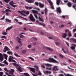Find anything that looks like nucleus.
Segmentation results:
<instances>
[{"mask_svg": "<svg viewBox=\"0 0 76 76\" xmlns=\"http://www.w3.org/2000/svg\"><path fill=\"white\" fill-rule=\"evenodd\" d=\"M47 61L48 62H50V63H57V64L59 63L58 61L51 57L49 58L47 60Z\"/></svg>", "mask_w": 76, "mask_h": 76, "instance_id": "1", "label": "nucleus"}, {"mask_svg": "<svg viewBox=\"0 0 76 76\" xmlns=\"http://www.w3.org/2000/svg\"><path fill=\"white\" fill-rule=\"evenodd\" d=\"M57 67H58V66H55L53 67L52 69H52L51 67H47L46 68V69L50 70H53L54 71H58V69L57 68Z\"/></svg>", "mask_w": 76, "mask_h": 76, "instance_id": "2", "label": "nucleus"}, {"mask_svg": "<svg viewBox=\"0 0 76 76\" xmlns=\"http://www.w3.org/2000/svg\"><path fill=\"white\" fill-rule=\"evenodd\" d=\"M18 13H20L22 15L24 16H26V15H24L25 13H26L27 15H29V11L26 12L25 11H18Z\"/></svg>", "mask_w": 76, "mask_h": 76, "instance_id": "3", "label": "nucleus"}, {"mask_svg": "<svg viewBox=\"0 0 76 76\" xmlns=\"http://www.w3.org/2000/svg\"><path fill=\"white\" fill-rule=\"evenodd\" d=\"M9 57L8 59V61L9 62H11V61H12L13 63H16V61H15V60H13V59H15V58L13 57L12 56H9Z\"/></svg>", "mask_w": 76, "mask_h": 76, "instance_id": "4", "label": "nucleus"}, {"mask_svg": "<svg viewBox=\"0 0 76 76\" xmlns=\"http://www.w3.org/2000/svg\"><path fill=\"white\" fill-rule=\"evenodd\" d=\"M44 65H45L46 66H49L51 67V66H53V65L49 64H41V67L42 68H44V69H45V66Z\"/></svg>", "mask_w": 76, "mask_h": 76, "instance_id": "5", "label": "nucleus"}, {"mask_svg": "<svg viewBox=\"0 0 76 76\" xmlns=\"http://www.w3.org/2000/svg\"><path fill=\"white\" fill-rule=\"evenodd\" d=\"M30 19L32 21V22H34L35 21V19L34 18V17H33V15L32 14H31L30 15Z\"/></svg>", "mask_w": 76, "mask_h": 76, "instance_id": "6", "label": "nucleus"}, {"mask_svg": "<svg viewBox=\"0 0 76 76\" xmlns=\"http://www.w3.org/2000/svg\"><path fill=\"white\" fill-rule=\"evenodd\" d=\"M4 49V50H3L4 53H6L7 51H10V49L6 46H5Z\"/></svg>", "mask_w": 76, "mask_h": 76, "instance_id": "7", "label": "nucleus"}, {"mask_svg": "<svg viewBox=\"0 0 76 76\" xmlns=\"http://www.w3.org/2000/svg\"><path fill=\"white\" fill-rule=\"evenodd\" d=\"M47 1H48V2L49 3L50 5H51V9H54V7L53 5V3H52V2L51 1V0H47Z\"/></svg>", "mask_w": 76, "mask_h": 76, "instance_id": "8", "label": "nucleus"}, {"mask_svg": "<svg viewBox=\"0 0 76 76\" xmlns=\"http://www.w3.org/2000/svg\"><path fill=\"white\" fill-rule=\"evenodd\" d=\"M11 70H9V74L10 75H13L15 72V70L11 69Z\"/></svg>", "mask_w": 76, "mask_h": 76, "instance_id": "9", "label": "nucleus"}, {"mask_svg": "<svg viewBox=\"0 0 76 76\" xmlns=\"http://www.w3.org/2000/svg\"><path fill=\"white\" fill-rule=\"evenodd\" d=\"M16 68L17 69H18V71H19V72H23V70L21 69H22V68L19 65L18 66H17L16 67Z\"/></svg>", "mask_w": 76, "mask_h": 76, "instance_id": "10", "label": "nucleus"}, {"mask_svg": "<svg viewBox=\"0 0 76 76\" xmlns=\"http://www.w3.org/2000/svg\"><path fill=\"white\" fill-rule=\"evenodd\" d=\"M28 69H29L31 71V72H32L33 73H35V69L34 68H31V67H29Z\"/></svg>", "mask_w": 76, "mask_h": 76, "instance_id": "11", "label": "nucleus"}, {"mask_svg": "<svg viewBox=\"0 0 76 76\" xmlns=\"http://www.w3.org/2000/svg\"><path fill=\"white\" fill-rule=\"evenodd\" d=\"M16 39L17 40H18V42L19 43H20V44H22V42H21V39H20L19 37H17L16 38Z\"/></svg>", "mask_w": 76, "mask_h": 76, "instance_id": "12", "label": "nucleus"}, {"mask_svg": "<svg viewBox=\"0 0 76 76\" xmlns=\"http://www.w3.org/2000/svg\"><path fill=\"white\" fill-rule=\"evenodd\" d=\"M9 4L11 6L13 7H16V6L13 4V1H12L11 2H10Z\"/></svg>", "mask_w": 76, "mask_h": 76, "instance_id": "13", "label": "nucleus"}, {"mask_svg": "<svg viewBox=\"0 0 76 76\" xmlns=\"http://www.w3.org/2000/svg\"><path fill=\"white\" fill-rule=\"evenodd\" d=\"M60 2H61V4H62L63 3H62V1L60 0H57L56 1V4L57 5H59L60 4Z\"/></svg>", "mask_w": 76, "mask_h": 76, "instance_id": "14", "label": "nucleus"}, {"mask_svg": "<svg viewBox=\"0 0 76 76\" xmlns=\"http://www.w3.org/2000/svg\"><path fill=\"white\" fill-rule=\"evenodd\" d=\"M57 13L58 12L59 13H61V9H60V7H58L57 8Z\"/></svg>", "mask_w": 76, "mask_h": 76, "instance_id": "15", "label": "nucleus"}, {"mask_svg": "<svg viewBox=\"0 0 76 76\" xmlns=\"http://www.w3.org/2000/svg\"><path fill=\"white\" fill-rule=\"evenodd\" d=\"M13 28V26H11L10 27H8L6 30V32H7V31H9V30H10V29H12V28Z\"/></svg>", "mask_w": 76, "mask_h": 76, "instance_id": "16", "label": "nucleus"}, {"mask_svg": "<svg viewBox=\"0 0 76 76\" xmlns=\"http://www.w3.org/2000/svg\"><path fill=\"white\" fill-rule=\"evenodd\" d=\"M31 11L32 13H34V14H35V13H36V14H38V12L37 11L33 10H31Z\"/></svg>", "mask_w": 76, "mask_h": 76, "instance_id": "17", "label": "nucleus"}, {"mask_svg": "<svg viewBox=\"0 0 76 76\" xmlns=\"http://www.w3.org/2000/svg\"><path fill=\"white\" fill-rule=\"evenodd\" d=\"M39 6L40 8H43L44 6V4H42L41 3H39Z\"/></svg>", "mask_w": 76, "mask_h": 76, "instance_id": "18", "label": "nucleus"}, {"mask_svg": "<svg viewBox=\"0 0 76 76\" xmlns=\"http://www.w3.org/2000/svg\"><path fill=\"white\" fill-rule=\"evenodd\" d=\"M36 22H37L38 23H39L40 25H42V26H43L44 27L45 26V24H44V23H40L39 22V21H38V20H37L36 21Z\"/></svg>", "mask_w": 76, "mask_h": 76, "instance_id": "19", "label": "nucleus"}, {"mask_svg": "<svg viewBox=\"0 0 76 76\" xmlns=\"http://www.w3.org/2000/svg\"><path fill=\"white\" fill-rule=\"evenodd\" d=\"M0 60L1 61L3 60V55L2 54L0 53Z\"/></svg>", "mask_w": 76, "mask_h": 76, "instance_id": "20", "label": "nucleus"}, {"mask_svg": "<svg viewBox=\"0 0 76 76\" xmlns=\"http://www.w3.org/2000/svg\"><path fill=\"white\" fill-rule=\"evenodd\" d=\"M44 73H45V74H46L47 73V74H51V72L46 71L45 72L44 71Z\"/></svg>", "mask_w": 76, "mask_h": 76, "instance_id": "21", "label": "nucleus"}, {"mask_svg": "<svg viewBox=\"0 0 76 76\" xmlns=\"http://www.w3.org/2000/svg\"><path fill=\"white\" fill-rule=\"evenodd\" d=\"M26 1L28 3H33L34 1V0H26Z\"/></svg>", "mask_w": 76, "mask_h": 76, "instance_id": "22", "label": "nucleus"}, {"mask_svg": "<svg viewBox=\"0 0 76 76\" xmlns=\"http://www.w3.org/2000/svg\"><path fill=\"white\" fill-rule=\"evenodd\" d=\"M62 37L64 38H66V36H67V34L66 33H62Z\"/></svg>", "mask_w": 76, "mask_h": 76, "instance_id": "23", "label": "nucleus"}, {"mask_svg": "<svg viewBox=\"0 0 76 76\" xmlns=\"http://www.w3.org/2000/svg\"><path fill=\"white\" fill-rule=\"evenodd\" d=\"M25 8L26 9H32V7H28L27 6H25Z\"/></svg>", "mask_w": 76, "mask_h": 76, "instance_id": "24", "label": "nucleus"}, {"mask_svg": "<svg viewBox=\"0 0 76 76\" xmlns=\"http://www.w3.org/2000/svg\"><path fill=\"white\" fill-rule=\"evenodd\" d=\"M5 20L7 21V22H10V23H11L12 22V20H9L7 18H6L5 19Z\"/></svg>", "mask_w": 76, "mask_h": 76, "instance_id": "25", "label": "nucleus"}, {"mask_svg": "<svg viewBox=\"0 0 76 76\" xmlns=\"http://www.w3.org/2000/svg\"><path fill=\"white\" fill-rule=\"evenodd\" d=\"M12 12V11H11V10L9 9H6L5 10V11H4V13H6V12Z\"/></svg>", "mask_w": 76, "mask_h": 76, "instance_id": "26", "label": "nucleus"}, {"mask_svg": "<svg viewBox=\"0 0 76 76\" xmlns=\"http://www.w3.org/2000/svg\"><path fill=\"white\" fill-rule=\"evenodd\" d=\"M12 64L13 65V66H15L16 67V68L17 67H18L19 66V64H16L15 63H13Z\"/></svg>", "mask_w": 76, "mask_h": 76, "instance_id": "27", "label": "nucleus"}, {"mask_svg": "<svg viewBox=\"0 0 76 76\" xmlns=\"http://www.w3.org/2000/svg\"><path fill=\"white\" fill-rule=\"evenodd\" d=\"M67 5L69 7H71L72 6V3L69 2L67 4Z\"/></svg>", "mask_w": 76, "mask_h": 76, "instance_id": "28", "label": "nucleus"}, {"mask_svg": "<svg viewBox=\"0 0 76 76\" xmlns=\"http://www.w3.org/2000/svg\"><path fill=\"white\" fill-rule=\"evenodd\" d=\"M45 48H46V49H47V50H48L50 51H52V50H52L51 49L48 47H45Z\"/></svg>", "mask_w": 76, "mask_h": 76, "instance_id": "29", "label": "nucleus"}, {"mask_svg": "<svg viewBox=\"0 0 76 76\" xmlns=\"http://www.w3.org/2000/svg\"><path fill=\"white\" fill-rule=\"evenodd\" d=\"M39 19L40 20V21H41L42 22H44V20H43V19L41 18L40 16L39 17Z\"/></svg>", "mask_w": 76, "mask_h": 76, "instance_id": "30", "label": "nucleus"}, {"mask_svg": "<svg viewBox=\"0 0 76 76\" xmlns=\"http://www.w3.org/2000/svg\"><path fill=\"white\" fill-rule=\"evenodd\" d=\"M4 69L5 71L6 72H9V70H7V68H4Z\"/></svg>", "mask_w": 76, "mask_h": 76, "instance_id": "31", "label": "nucleus"}, {"mask_svg": "<svg viewBox=\"0 0 76 76\" xmlns=\"http://www.w3.org/2000/svg\"><path fill=\"white\" fill-rule=\"evenodd\" d=\"M69 37H71L72 35V33H71V32L70 31H69Z\"/></svg>", "mask_w": 76, "mask_h": 76, "instance_id": "32", "label": "nucleus"}, {"mask_svg": "<svg viewBox=\"0 0 76 76\" xmlns=\"http://www.w3.org/2000/svg\"><path fill=\"white\" fill-rule=\"evenodd\" d=\"M64 74L65 76H73L72 75H70L69 74H65V73H64Z\"/></svg>", "mask_w": 76, "mask_h": 76, "instance_id": "33", "label": "nucleus"}, {"mask_svg": "<svg viewBox=\"0 0 76 76\" xmlns=\"http://www.w3.org/2000/svg\"><path fill=\"white\" fill-rule=\"evenodd\" d=\"M24 75L25 76H29V75L26 73H24Z\"/></svg>", "mask_w": 76, "mask_h": 76, "instance_id": "34", "label": "nucleus"}, {"mask_svg": "<svg viewBox=\"0 0 76 76\" xmlns=\"http://www.w3.org/2000/svg\"><path fill=\"white\" fill-rule=\"evenodd\" d=\"M3 63H4V64H5L8 65V63L7 62L6 60H5L4 61Z\"/></svg>", "mask_w": 76, "mask_h": 76, "instance_id": "35", "label": "nucleus"}, {"mask_svg": "<svg viewBox=\"0 0 76 76\" xmlns=\"http://www.w3.org/2000/svg\"><path fill=\"white\" fill-rule=\"evenodd\" d=\"M19 35H20V38H25V36H24L23 35L19 34Z\"/></svg>", "mask_w": 76, "mask_h": 76, "instance_id": "36", "label": "nucleus"}, {"mask_svg": "<svg viewBox=\"0 0 76 76\" xmlns=\"http://www.w3.org/2000/svg\"><path fill=\"white\" fill-rule=\"evenodd\" d=\"M22 53H23V54H25V53H26V50H23L22 51Z\"/></svg>", "mask_w": 76, "mask_h": 76, "instance_id": "37", "label": "nucleus"}, {"mask_svg": "<svg viewBox=\"0 0 76 76\" xmlns=\"http://www.w3.org/2000/svg\"><path fill=\"white\" fill-rule=\"evenodd\" d=\"M70 40L71 41H76V39H73V38H71V39H70Z\"/></svg>", "mask_w": 76, "mask_h": 76, "instance_id": "38", "label": "nucleus"}, {"mask_svg": "<svg viewBox=\"0 0 76 76\" xmlns=\"http://www.w3.org/2000/svg\"><path fill=\"white\" fill-rule=\"evenodd\" d=\"M7 54H11V55H12V54H13L12 52L11 51H8L7 52Z\"/></svg>", "mask_w": 76, "mask_h": 76, "instance_id": "39", "label": "nucleus"}, {"mask_svg": "<svg viewBox=\"0 0 76 76\" xmlns=\"http://www.w3.org/2000/svg\"><path fill=\"white\" fill-rule=\"evenodd\" d=\"M45 14H47V13L48 12V10L47 8H45Z\"/></svg>", "mask_w": 76, "mask_h": 76, "instance_id": "40", "label": "nucleus"}, {"mask_svg": "<svg viewBox=\"0 0 76 76\" xmlns=\"http://www.w3.org/2000/svg\"><path fill=\"white\" fill-rule=\"evenodd\" d=\"M14 55L16 57H20V56H19V55L16 53H14Z\"/></svg>", "mask_w": 76, "mask_h": 76, "instance_id": "41", "label": "nucleus"}, {"mask_svg": "<svg viewBox=\"0 0 76 76\" xmlns=\"http://www.w3.org/2000/svg\"><path fill=\"white\" fill-rule=\"evenodd\" d=\"M8 57V56L7 55H5V57H4V58H5V60H7V57Z\"/></svg>", "mask_w": 76, "mask_h": 76, "instance_id": "42", "label": "nucleus"}, {"mask_svg": "<svg viewBox=\"0 0 76 76\" xmlns=\"http://www.w3.org/2000/svg\"><path fill=\"white\" fill-rule=\"evenodd\" d=\"M2 34L3 35H7V33L5 31H4L2 32Z\"/></svg>", "mask_w": 76, "mask_h": 76, "instance_id": "43", "label": "nucleus"}, {"mask_svg": "<svg viewBox=\"0 0 76 76\" xmlns=\"http://www.w3.org/2000/svg\"><path fill=\"white\" fill-rule=\"evenodd\" d=\"M5 18V15H4V16L2 17V18L1 19H0V20H4V19Z\"/></svg>", "mask_w": 76, "mask_h": 76, "instance_id": "44", "label": "nucleus"}, {"mask_svg": "<svg viewBox=\"0 0 76 76\" xmlns=\"http://www.w3.org/2000/svg\"><path fill=\"white\" fill-rule=\"evenodd\" d=\"M38 72L39 73L38 74V75H42V73L41 72L39 71V70H38Z\"/></svg>", "mask_w": 76, "mask_h": 76, "instance_id": "45", "label": "nucleus"}, {"mask_svg": "<svg viewBox=\"0 0 76 76\" xmlns=\"http://www.w3.org/2000/svg\"><path fill=\"white\" fill-rule=\"evenodd\" d=\"M31 45H28L27 46L28 48H31Z\"/></svg>", "mask_w": 76, "mask_h": 76, "instance_id": "46", "label": "nucleus"}, {"mask_svg": "<svg viewBox=\"0 0 76 76\" xmlns=\"http://www.w3.org/2000/svg\"><path fill=\"white\" fill-rule=\"evenodd\" d=\"M34 16L36 19H38V16L36 14H34Z\"/></svg>", "mask_w": 76, "mask_h": 76, "instance_id": "47", "label": "nucleus"}, {"mask_svg": "<svg viewBox=\"0 0 76 76\" xmlns=\"http://www.w3.org/2000/svg\"><path fill=\"white\" fill-rule=\"evenodd\" d=\"M70 48L71 49H72V50H74L75 49V47H73V46H72Z\"/></svg>", "mask_w": 76, "mask_h": 76, "instance_id": "48", "label": "nucleus"}, {"mask_svg": "<svg viewBox=\"0 0 76 76\" xmlns=\"http://www.w3.org/2000/svg\"><path fill=\"white\" fill-rule=\"evenodd\" d=\"M62 50L63 51L64 53H65V54H66L67 53L66 52V51H65V50H64V49L63 48H62Z\"/></svg>", "mask_w": 76, "mask_h": 76, "instance_id": "49", "label": "nucleus"}, {"mask_svg": "<svg viewBox=\"0 0 76 76\" xmlns=\"http://www.w3.org/2000/svg\"><path fill=\"white\" fill-rule=\"evenodd\" d=\"M29 58V59H30L31 60H34V59L33 58H32V57H28Z\"/></svg>", "mask_w": 76, "mask_h": 76, "instance_id": "50", "label": "nucleus"}, {"mask_svg": "<svg viewBox=\"0 0 76 76\" xmlns=\"http://www.w3.org/2000/svg\"><path fill=\"white\" fill-rule=\"evenodd\" d=\"M39 4V3H38V2H36L35 3V4H36V5L37 6H38V5Z\"/></svg>", "mask_w": 76, "mask_h": 76, "instance_id": "51", "label": "nucleus"}, {"mask_svg": "<svg viewBox=\"0 0 76 76\" xmlns=\"http://www.w3.org/2000/svg\"><path fill=\"white\" fill-rule=\"evenodd\" d=\"M3 74V72H0V76H2Z\"/></svg>", "mask_w": 76, "mask_h": 76, "instance_id": "52", "label": "nucleus"}, {"mask_svg": "<svg viewBox=\"0 0 76 76\" xmlns=\"http://www.w3.org/2000/svg\"><path fill=\"white\" fill-rule=\"evenodd\" d=\"M32 39H33V40H34V41H37V39L36 38H32Z\"/></svg>", "mask_w": 76, "mask_h": 76, "instance_id": "53", "label": "nucleus"}, {"mask_svg": "<svg viewBox=\"0 0 76 76\" xmlns=\"http://www.w3.org/2000/svg\"><path fill=\"white\" fill-rule=\"evenodd\" d=\"M25 34H26L25 33H23V32H21L19 35H22V34H23V35H25Z\"/></svg>", "mask_w": 76, "mask_h": 76, "instance_id": "54", "label": "nucleus"}, {"mask_svg": "<svg viewBox=\"0 0 76 76\" xmlns=\"http://www.w3.org/2000/svg\"><path fill=\"white\" fill-rule=\"evenodd\" d=\"M1 38H4L5 39H6V38H7L6 37V36H2L1 37Z\"/></svg>", "mask_w": 76, "mask_h": 76, "instance_id": "55", "label": "nucleus"}, {"mask_svg": "<svg viewBox=\"0 0 76 76\" xmlns=\"http://www.w3.org/2000/svg\"><path fill=\"white\" fill-rule=\"evenodd\" d=\"M4 0V1H5L6 3H8V2H9V1H10V0Z\"/></svg>", "mask_w": 76, "mask_h": 76, "instance_id": "56", "label": "nucleus"}, {"mask_svg": "<svg viewBox=\"0 0 76 76\" xmlns=\"http://www.w3.org/2000/svg\"><path fill=\"white\" fill-rule=\"evenodd\" d=\"M5 66V64H2L0 63V66H2V67H3V66Z\"/></svg>", "mask_w": 76, "mask_h": 76, "instance_id": "57", "label": "nucleus"}, {"mask_svg": "<svg viewBox=\"0 0 76 76\" xmlns=\"http://www.w3.org/2000/svg\"><path fill=\"white\" fill-rule=\"evenodd\" d=\"M15 48L16 50H17L18 49H19V47L18 46H17L15 47Z\"/></svg>", "mask_w": 76, "mask_h": 76, "instance_id": "58", "label": "nucleus"}, {"mask_svg": "<svg viewBox=\"0 0 76 76\" xmlns=\"http://www.w3.org/2000/svg\"><path fill=\"white\" fill-rule=\"evenodd\" d=\"M33 67L36 69H38V66L37 65H34Z\"/></svg>", "mask_w": 76, "mask_h": 76, "instance_id": "59", "label": "nucleus"}, {"mask_svg": "<svg viewBox=\"0 0 76 76\" xmlns=\"http://www.w3.org/2000/svg\"><path fill=\"white\" fill-rule=\"evenodd\" d=\"M34 9H36V10H38L39 11L40 10V9L38 8H35Z\"/></svg>", "mask_w": 76, "mask_h": 76, "instance_id": "60", "label": "nucleus"}, {"mask_svg": "<svg viewBox=\"0 0 76 76\" xmlns=\"http://www.w3.org/2000/svg\"><path fill=\"white\" fill-rule=\"evenodd\" d=\"M59 56H60V57H61V58H63V56L61 54H60Z\"/></svg>", "mask_w": 76, "mask_h": 76, "instance_id": "61", "label": "nucleus"}, {"mask_svg": "<svg viewBox=\"0 0 76 76\" xmlns=\"http://www.w3.org/2000/svg\"><path fill=\"white\" fill-rule=\"evenodd\" d=\"M32 75L33 76H38V75H37V74H32Z\"/></svg>", "mask_w": 76, "mask_h": 76, "instance_id": "62", "label": "nucleus"}, {"mask_svg": "<svg viewBox=\"0 0 76 76\" xmlns=\"http://www.w3.org/2000/svg\"><path fill=\"white\" fill-rule=\"evenodd\" d=\"M15 21L16 22H17V23H18V19L15 18Z\"/></svg>", "mask_w": 76, "mask_h": 76, "instance_id": "63", "label": "nucleus"}, {"mask_svg": "<svg viewBox=\"0 0 76 76\" xmlns=\"http://www.w3.org/2000/svg\"><path fill=\"white\" fill-rule=\"evenodd\" d=\"M72 2L75 3H76V0H72Z\"/></svg>", "mask_w": 76, "mask_h": 76, "instance_id": "64", "label": "nucleus"}]
</instances>
